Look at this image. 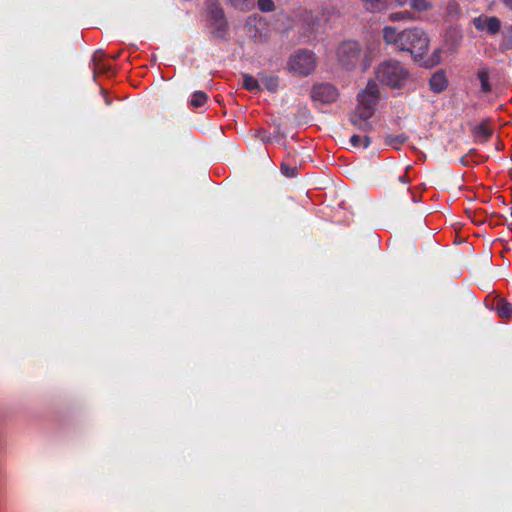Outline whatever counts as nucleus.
Wrapping results in <instances>:
<instances>
[{"instance_id": "9b49d317", "label": "nucleus", "mask_w": 512, "mask_h": 512, "mask_svg": "<svg viewBox=\"0 0 512 512\" xmlns=\"http://www.w3.org/2000/svg\"><path fill=\"white\" fill-rule=\"evenodd\" d=\"M372 117H364V113L362 112H351L349 116V120L351 124L361 132L369 133L373 131V125L370 122Z\"/></svg>"}, {"instance_id": "ddd939ff", "label": "nucleus", "mask_w": 512, "mask_h": 512, "mask_svg": "<svg viewBox=\"0 0 512 512\" xmlns=\"http://www.w3.org/2000/svg\"><path fill=\"white\" fill-rule=\"evenodd\" d=\"M473 135L477 142L484 144L487 143L493 135V129L490 127L488 121H483L474 128Z\"/></svg>"}, {"instance_id": "cd10ccee", "label": "nucleus", "mask_w": 512, "mask_h": 512, "mask_svg": "<svg viewBox=\"0 0 512 512\" xmlns=\"http://www.w3.org/2000/svg\"><path fill=\"white\" fill-rule=\"evenodd\" d=\"M500 2L508 11L512 12V0H500Z\"/></svg>"}, {"instance_id": "0eeeda50", "label": "nucleus", "mask_w": 512, "mask_h": 512, "mask_svg": "<svg viewBox=\"0 0 512 512\" xmlns=\"http://www.w3.org/2000/svg\"><path fill=\"white\" fill-rule=\"evenodd\" d=\"M320 17H314L311 12H307L305 20L307 21V25L309 27V31L315 32L319 27V22L322 20L324 22H330L340 17V11L336 7V5L332 3H324L320 7L319 12Z\"/></svg>"}, {"instance_id": "4468645a", "label": "nucleus", "mask_w": 512, "mask_h": 512, "mask_svg": "<svg viewBox=\"0 0 512 512\" xmlns=\"http://www.w3.org/2000/svg\"><path fill=\"white\" fill-rule=\"evenodd\" d=\"M493 309L496 310L501 318H512V304L509 303L505 298L496 297L493 300Z\"/></svg>"}, {"instance_id": "a211bd4d", "label": "nucleus", "mask_w": 512, "mask_h": 512, "mask_svg": "<svg viewBox=\"0 0 512 512\" xmlns=\"http://www.w3.org/2000/svg\"><path fill=\"white\" fill-rule=\"evenodd\" d=\"M243 87L249 92H258L261 90L259 80L250 74H243Z\"/></svg>"}, {"instance_id": "4be33fe9", "label": "nucleus", "mask_w": 512, "mask_h": 512, "mask_svg": "<svg viewBox=\"0 0 512 512\" xmlns=\"http://www.w3.org/2000/svg\"><path fill=\"white\" fill-rule=\"evenodd\" d=\"M407 139L408 137L405 134H399L396 136H388L385 140V143L394 148H398V146L407 141Z\"/></svg>"}, {"instance_id": "b1692460", "label": "nucleus", "mask_w": 512, "mask_h": 512, "mask_svg": "<svg viewBox=\"0 0 512 512\" xmlns=\"http://www.w3.org/2000/svg\"><path fill=\"white\" fill-rule=\"evenodd\" d=\"M257 6L264 13L272 12L276 8L273 0H257Z\"/></svg>"}, {"instance_id": "f03ea898", "label": "nucleus", "mask_w": 512, "mask_h": 512, "mask_svg": "<svg viewBox=\"0 0 512 512\" xmlns=\"http://www.w3.org/2000/svg\"><path fill=\"white\" fill-rule=\"evenodd\" d=\"M410 73L399 61L389 59L378 64L376 79L391 89H402L408 82Z\"/></svg>"}, {"instance_id": "6ab92c4d", "label": "nucleus", "mask_w": 512, "mask_h": 512, "mask_svg": "<svg viewBox=\"0 0 512 512\" xmlns=\"http://www.w3.org/2000/svg\"><path fill=\"white\" fill-rule=\"evenodd\" d=\"M349 142L355 148L362 147V148L366 149L371 144V138L368 135L361 136L359 134H353L350 137Z\"/></svg>"}, {"instance_id": "aec40b11", "label": "nucleus", "mask_w": 512, "mask_h": 512, "mask_svg": "<svg viewBox=\"0 0 512 512\" xmlns=\"http://www.w3.org/2000/svg\"><path fill=\"white\" fill-rule=\"evenodd\" d=\"M411 9L416 12H425L432 9V4L428 0H410Z\"/></svg>"}, {"instance_id": "412c9836", "label": "nucleus", "mask_w": 512, "mask_h": 512, "mask_svg": "<svg viewBox=\"0 0 512 512\" xmlns=\"http://www.w3.org/2000/svg\"><path fill=\"white\" fill-rule=\"evenodd\" d=\"M207 100H208L207 94L205 92L199 90V91H195L192 94L190 104L193 107H201L207 102Z\"/></svg>"}, {"instance_id": "f3484780", "label": "nucleus", "mask_w": 512, "mask_h": 512, "mask_svg": "<svg viewBox=\"0 0 512 512\" xmlns=\"http://www.w3.org/2000/svg\"><path fill=\"white\" fill-rule=\"evenodd\" d=\"M226 5L231 6L232 8L247 12L250 11L255 4V0H223Z\"/></svg>"}, {"instance_id": "7ed1b4c3", "label": "nucleus", "mask_w": 512, "mask_h": 512, "mask_svg": "<svg viewBox=\"0 0 512 512\" xmlns=\"http://www.w3.org/2000/svg\"><path fill=\"white\" fill-rule=\"evenodd\" d=\"M317 66L315 54L310 50H298L288 62L290 72L298 76H309Z\"/></svg>"}, {"instance_id": "5701e85b", "label": "nucleus", "mask_w": 512, "mask_h": 512, "mask_svg": "<svg viewBox=\"0 0 512 512\" xmlns=\"http://www.w3.org/2000/svg\"><path fill=\"white\" fill-rule=\"evenodd\" d=\"M389 20L393 21V22L402 21V20L410 21V20H413V15L409 11L395 12V13H391L389 15Z\"/></svg>"}, {"instance_id": "2eb2a0df", "label": "nucleus", "mask_w": 512, "mask_h": 512, "mask_svg": "<svg viewBox=\"0 0 512 512\" xmlns=\"http://www.w3.org/2000/svg\"><path fill=\"white\" fill-rule=\"evenodd\" d=\"M491 70L487 66H481L477 71V79L480 82L481 92L483 94H490L492 92V86L490 84Z\"/></svg>"}, {"instance_id": "20e7f679", "label": "nucleus", "mask_w": 512, "mask_h": 512, "mask_svg": "<svg viewBox=\"0 0 512 512\" xmlns=\"http://www.w3.org/2000/svg\"><path fill=\"white\" fill-rule=\"evenodd\" d=\"M208 18L213 27L212 34L214 37L225 40L228 35V22L225 17L224 10L217 0H206Z\"/></svg>"}, {"instance_id": "bb28decb", "label": "nucleus", "mask_w": 512, "mask_h": 512, "mask_svg": "<svg viewBox=\"0 0 512 512\" xmlns=\"http://www.w3.org/2000/svg\"><path fill=\"white\" fill-rule=\"evenodd\" d=\"M256 137L260 138L262 141H270V139L266 136V131L263 129H258L256 131Z\"/></svg>"}, {"instance_id": "6e6552de", "label": "nucleus", "mask_w": 512, "mask_h": 512, "mask_svg": "<svg viewBox=\"0 0 512 512\" xmlns=\"http://www.w3.org/2000/svg\"><path fill=\"white\" fill-rule=\"evenodd\" d=\"M472 24L477 31L486 30L489 35H495L501 29V21L496 16L480 15L472 19Z\"/></svg>"}, {"instance_id": "2f4dec72", "label": "nucleus", "mask_w": 512, "mask_h": 512, "mask_svg": "<svg viewBox=\"0 0 512 512\" xmlns=\"http://www.w3.org/2000/svg\"><path fill=\"white\" fill-rule=\"evenodd\" d=\"M118 56H119V54H117V53H114V56H113V58H114V59H117V57H118Z\"/></svg>"}, {"instance_id": "393cba45", "label": "nucleus", "mask_w": 512, "mask_h": 512, "mask_svg": "<svg viewBox=\"0 0 512 512\" xmlns=\"http://www.w3.org/2000/svg\"><path fill=\"white\" fill-rule=\"evenodd\" d=\"M280 169L282 174L286 177H294L297 175V168L292 167L286 163H282Z\"/></svg>"}, {"instance_id": "dca6fc26", "label": "nucleus", "mask_w": 512, "mask_h": 512, "mask_svg": "<svg viewBox=\"0 0 512 512\" xmlns=\"http://www.w3.org/2000/svg\"><path fill=\"white\" fill-rule=\"evenodd\" d=\"M261 84L264 88L271 92L276 93L279 89V77L272 74L259 73Z\"/></svg>"}, {"instance_id": "f8f14e48", "label": "nucleus", "mask_w": 512, "mask_h": 512, "mask_svg": "<svg viewBox=\"0 0 512 512\" xmlns=\"http://www.w3.org/2000/svg\"><path fill=\"white\" fill-rule=\"evenodd\" d=\"M429 86L434 93L443 92L448 86V80L443 70L436 71L429 80Z\"/></svg>"}, {"instance_id": "9d476101", "label": "nucleus", "mask_w": 512, "mask_h": 512, "mask_svg": "<svg viewBox=\"0 0 512 512\" xmlns=\"http://www.w3.org/2000/svg\"><path fill=\"white\" fill-rule=\"evenodd\" d=\"M364 8L371 13H382L395 7L404 6L408 0H361Z\"/></svg>"}, {"instance_id": "a878e982", "label": "nucleus", "mask_w": 512, "mask_h": 512, "mask_svg": "<svg viewBox=\"0 0 512 512\" xmlns=\"http://www.w3.org/2000/svg\"><path fill=\"white\" fill-rule=\"evenodd\" d=\"M446 10L450 15L457 14L459 12V5L455 0H450L447 4Z\"/></svg>"}, {"instance_id": "f257e3e1", "label": "nucleus", "mask_w": 512, "mask_h": 512, "mask_svg": "<svg viewBox=\"0 0 512 512\" xmlns=\"http://www.w3.org/2000/svg\"><path fill=\"white\" fill-rule=\"evenodd\" d=\"M383 39L385 43L393 44L401 51L410 52L415 58L422 57L429 47L426 33L419 28L399 32L394 27L386 26L383 29Z\"/></svg>"}, {"instance_id": "39448f33", "label": "nucleus", "mask_w": 512, "mask_h": 512, "mask_svg": "<svg viewBox=\"0 0 512 512\" xmlns=\"http://www.w3.org/2000/svg\"><path fill=\"white\" fill-rule=\"evenodd\" d=\"M379 89L377 84L370 80L364 90L358 96V105L353 112H362L364 117H372L374 115L377 102L379 100Z\"/></svg>"}, {"instance_id": "c85d7f7f", "label": "nucleus", "mask_w": 512, "mask_h": 512, "mask_svg": "<svg viewBox=\"0 0 512 512\" xmlns=\"http://www.w3.org/2000/svg\"><path fill=\"white\" fill-rule=\"evenodd\" d=\"M507 37L512 40V25L507 28Z\"/></svg>"}, {"instance_id": "7c9ffc66", "label": "nucleus", "mask_w": 512, "mask_h": 512, "mask_svg": "<svg viewBox=\"0 0 512 512\" xmlns=\"http://www.w3.org/2000/svg\"><path fill=\"white\" fill-rule=\"evenodd\" d=\"M118 56H119V54H117V53H114V56H113V58H114V59H117V57H118Z\"/></svg>"}, {"instance_id": "423d86ee", "label": "nucleus", "mask_w": 512, "mask_h": 512, "mask_svg": "<svg viewBox=\"0 0 512 512\" xmlns=\"http://www.w3.org/2000/svg\"><path fill=\"white\" fill-rule=\"evenodd\" d=\"M360 54V45L355 41H345L337 50L338 61L346 70L356 67L360 60Z\"/></svg>"}, {"instance_id": "c756f323", "label": "nucleus", "mask_w": 512, "mask_h": 512, "mask_svg": "<svg viewBox=\"0 0 512 512\" xmlns=\"http://www.w3.org/2000/svg\"><path fill=\"white\" fill-rule=\"evenodd\" d=\"M461 163H462L463 165H466V164H467V161L465 160V158H464V157H462V158H461Z\"/></svg>"}, {"instance_id": "1a4fd4ad", "label": "nucleus", "mask_w": 512, "mask_h": 512, "mask_svg": "<svg viewBox=\"0 0 512 512\" xmlns=\"http://www.w3.org/2000/svg\"><path fill=\"white\" fill-rule=\"evenodd\" d=\"M338 97L337 89L328 83L314 85L312 88V99L321 103H332Z\"/></svg>"}]
</instances>
